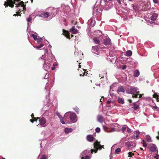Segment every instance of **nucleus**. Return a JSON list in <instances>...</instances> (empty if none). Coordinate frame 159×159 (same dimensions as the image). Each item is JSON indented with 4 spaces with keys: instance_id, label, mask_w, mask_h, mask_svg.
<instances>
[{
    "instance_id": "obj_2",
    "label": "nucleus",
    "mask_w": 159,
    "mask_h": 159,
    "mask_svg": "<svg viewBox=\"0 0 159 159\" xmlns=\"http://www.w3.org/2000/svg\"><path fill=\"white\" fill-rule=\"evenodd\" d=\"M7 2H5L4 5L6 7L9 6L12 8L14 7V4H15L16 2L20 1V0H7Z\"/></svg>"
},
{
    "instance_id": "obj_33",
    "label": "nucleus",
    "mask_w": 159,
    "mask_h": 159,
    "mask_svg": "<svg viewBox=\"0 0 159 159\" xmlns=\"http://www.w3.org/2000/svg\"><path fill=\"white\" fill-rule=\"evenodd\" d=\"M32 37H33V38L34 39V40H36L37 39V36L35 34H32Z\"/></svg>"
},
{
    "instance_id": "obj_26",
    "label": "nucleus",
    "mask_w": 159,
    "mask_h": 159,
    "mask_svg": "<svg viewBox=\"0 0 159 159\" xmlns=\"http://www.w3.org/2000/svg\"><path fill=\"white\" fill-rule=\"evenodd\" d=\"M139 95V91H138L137 93L134 94H133L132 96V97H134L135 98H137L138 96Z\"/></svg>"
},
{
    "instance_id": "obj_28",
    "label": "nucleus",
    "mask_w": 159,
    "mask_h": 159,
    "mask_svg": "<svg viewBox=\"0 0 159 159\" xmlns=\"http://www.w3.org/2000/svg\"><path fill=\"white\" fill-rule=\"evenodd\" d=\"M133 104L134 106L133 107V108L135 110H137L139 108V106L138 105H136L135 102L133 103Z\"/></svg>"
},
{
    "instance_id": "obj_44",
    "label": "nucleus",
    "mask_w": 159,
    "mask_h": 159,
    "mask_svg": "<svg viewBox=\"0 0 159 159\" xmlns=\"http://www.w3.org/2000/svg\"><path fill=\"white\" fill-rule=\"evenodd\" d=\"M158 97V95L157 94H154L153 95V98H156Z\"/></svg>"
},
{
    "instance_id": "obj_27",
    "label": "nucleus",
    "mask_w": 159,
    "mask_h": 159,
    "mask_svg": "<svg viewBox=\"0 0 159 159\" xmlns=\"http://www.w3.org/2000/svg\"><path fill=\"white\" fill-rule=\"evenodd\" d=\"M141 143L144 147H145L147 146V145L144 140H142Z\"/></svg>"
},
{
    "instance_id": "obj_4",
    "label": "nucleus",
    "mask_w": 159,
    "mask_h": 159,
    "mask_svg": "<svg viewBox=\"0 0 159 159\" xmlns=\"http://www.w3.org/2000/svg\"><path fill=\"white\" fill-rule=\"evenodd\" d=\"M63 33L62 34L65 36L67 39H70V34L69 32L64 29L62 30Z\"/></svg>"
},
{
    "instance_id": "obj_14",
    "label": "nucleus",
    "mask_w": 159,
    "mask_h": 159,
    "mask_svg": "<svg viewBox=\"0 0 159 159\" xmlns=\"http://www.w3.org/2000/svg\"><path fill=\"white\" fill-rule=\"evenodd\" d=\"M150 150L152 152H156L157 151V153L158 152V151L157 150V148L154 145H152L150 146Z\"/></svg>"
},
{
    "instance_id": "obj_34",
    "label": "nucleus",
    "mask_w": 159,
    "mask_h": 159,
    "mask_svg": "<svg viewBox=\"0 0 159 159\" xmlns=\"http://www.w3.org/2000/svg\"><path fill=\"white\" fill-rule=\"evenodd\" d=\"M36 40L38 42H41L43 41V39L41 38H37Z\"/></svg>"
},
{
    "instance_id": "obj_62",
    "label": "nucleus",
    "mask_w": 159,
    "mask_h": 159,
    "mask_svg": "<svg viewBox=\"0 0 159 159\" xmlns=\"http://www.w3.org/2000/svg\"><path fill=\"white\" fill-rule=\"evenodd\" d=\"M115 131V129L114 128H112L111 129V131L113 132Z\"/></svg>"
},
{
    "instance_id": "obj_1",
    "label": "nucleus",
    "mask_w": 159,
    "mask_h": 159,
    "mask_svg": "<svg viewBox=\"0 0 159 159\" xmlns=\"http://www.w3.org/2000/svg\"><path fill=\"white\" fill-rule=\"evenodd\" d=\"M93 146L94 148L95 149H91V153H93L94 152L96 153L98 149L101 150L102 148H104V146L101 145L100 142H98L97 141L93 143Z\"/></svg>"
},
{
    "instance_id": "obj_9",
    "label": "nucleus",
    "mask_w": 159,
    "mask_h": 159,
    "mask_svg": "<svg viewBox=\"0 0 159 159\" xmlns=\"http://www.w3.org/2000/svg\"><path fill=\"white\" fill-rule=\"evenodd\" d=\"M104 43L105 45H109L111 43V39L109 38H106L104 40Z\"/></svg>"
},
{
    "instance_id": "obj_12",
    "label": "nucleus",
    "mask_w": 159,
    "mask_h": 159,
    "mask_svg": "<svg viewBox=\"0 0 159 159\" xmlns=\"http://www.w3.org/2000/svg\"><path fill=\"white\" fill-rule=\"evenodd\" d=\"M19 2L18 3L16 4V7H20V6H21L22 7L24 6L25 5V3L23 1H20L18 2Z\"/></svg>"
},
{
    "instance_id": "obj_11",
    "label": "nucleus",
    "mask_w": 159,
    "mask_h": 159,
    "mask_svg": "<svg viewBox=\"0 0 159 159\" xmlns=\"http://www.w3.org/2000/svg\"><path fill=\"white\" fill-rule=\"evenodd\" d=\"M97 120L98 121L102 123L104 121L103 117L101 115H98L97 116Z\"/></svg>"
},
{
    "instance_id": "obj_19",
    "label": "nucleus",
    "mask_w": 159,
    "mask_h": 159,
    "mask_svg": "<svg viewBox=\"0 0 159 159\" xmlns=\"http://www.w3.org/2000/svg\"><path fill=\"white\" fill-rule=\"evenodd\" d=\"M132 52L130 50H128L126 52V55L128 57H130L132 55Z\"/></svg>"
},
{
    "instance_id": "obj_5",
    "label": "nucleus",
    "mask_w": 159,
    "mask_h": 159,
    "mask_svg": "<svg viewBox=\"0 0 159 159\" xmlns=\"http://www.w3.org/2000/svg\"><path fill=\"white\" fill-rule=\"evenodd\" d=\"M39 119L40 125L42 126H44V125L46 123V120L45 119L44 117H42L41 118H39Z\"/></svg>"
},
{
    "instance_id": "obj_39",
    "label": "nucleus",
    "mask_w": 159,
    "mask_h": 159,
    "mask_svg": "<svg viewBox=\"0 0 159 159\" xmlns=\"http://www.w3.org/2000/svg\"><path fill=\"white\" fill-rule=\"evenodd\" d=\"M126 127L124 126V127H122V129H121V130H122V132L123 133H124L125 131L126 130Z\"/></svg>"
},
{
    "instance_id": "obj_52",
    "label": "nucleus",
    "mask_w": 159,
    "mask_h": 159,
    "mask_svg": "<svg viewBox=\"0 0 159 159\" xmlns=\"http://www.w3.org/2000/svg\"><path fill=\"white\" fill-rule=\"evenodd\" d=\"M21 12L20 9L18 11L16 12V13L19 15Z\"/></svg>"
},
{
    "instance_id": "obj_51",
    "label": "nucleus",
    "mask_w": 159,
    "mask_h": 159,
    "mask_svg": "<svg viewBox=\"0 0 159 159\" xmlns=\"http://www.w3.org/2000/svg\"><path fill=\"white\" fill-rule=\"evenodd\" d=\"M30 121L31 123H33L34 122V119L32 118V119L30 120Z\"/></svg>"
},
{
    "instance_id": "obj_57",
    "label": "nucleus",
    "mask_w": 159,
    "mask_h": 159,
    "mask_svg": "<svg viewBox=\"0 0 159 159\" xmlns=\"http://www.w3.org/2000/svg\"><path fill=\"white\" fill-rule=\"evenodd\" d=\"M156 99L157 100V102H158L159 101V99L158 97L156 98Z\"/></svg>"
},
{
    "instance_id": "obj_23",
    "label": "nucleus",
    "mask_w": 159,
    "mask_h": 159,
    "mask_svg": "<svg viewBox=\"0 0 159 159\" xmlns=\"http://www.w3.org/2000/svg\"><path fill=\"white\" fill-rule=\"evenodd\" d=\"M86 70L83 69V71H84V73H83V75H82V74H80V76H83L84 75H87V74H88L87 72H88V71H87V72H86Z\"/></svg>"
},
{
    "instance_id": "obj_25",
    "label": "nucleus",
    "mask_w": 159,
    "mask_h": 159,
    "mask_svg": "<svg viewBox=\"0 0 159 159\" xmlns=\"http://www.w3.org/2000/svg\"><path fill=\"white\" fill-rule=\"evenodd\" d=\"M145 139L147 142H152V141L151 140V138L150 136H147L146 137Z\"/></svg>"
},
{
    "instance_id": "obj_15",
    "label": "nucleus",
    "mask_w": 159,
    "mask_h": 159,
    "mask_svg": "<svg viewBox=\"0 0 159 159\" xmlns=\"http://www.w3.org/2000/svg\"><path fill=\"white\" fill-rule=\"evenodd\" d=\"M145 7L144 8V9H145V10H146H146H148L151 7L150 3H149L148 2H147L145 4Z\"/></svg>"
},
{
    "instance_id": "obj_63",
    "label": "nucleus",
    "mask_w": 159,
    "mask_h": 159,
    "mask_svg": "<svg viewBox=\"0 0 159 159\" xmlns=\"http://www.w3.org/2000/svg\"><path fill=\"white\" fill-rule=\"evenodd\" d=\"M46 62H45L44 63V64H43V66H44V67H45V66H46Z\"/></svg>"
},
{
    "instance_id": "obj_46",
    "label": "nucleus",
    "mask_w": 159,
    "mask_h": 159,
    "mask_svg": "<svg viewBox=\"0 0 159 159\" xmlns=\"http://www.w3.org/2000/svg\"><path fill=\"white\" fill-rule=\"evenodd\" d=\"M126 68V66L125 65H124L123 66L122 68V69L123 70L125 69Z\"/></svg>"
},
{
    "instance_id": "obj_36",
    "label": "nucleus",
    "mask_w": 159,
    "mask_h": 159,
    "mask_svg": "<svg viewBox=\"0 0 159 159\" xmlns=\"http://www.w3.org/2000/svg\"><path fill=\"white\" fill-rule=\"evenodd\" d=\"M95 131L97 133H99L100 131V129L99 128L97 127L95 129Z\"/></svg>"
},
{
    "instance_id": "obj_22",
    "label": "nucleus",
    "mask_w": 159,
    "mask_h": 159,
    "mask_svg": "<svg viewBox=\"0 0 159 159\" xmlns=\"http://www.w3.org/2000/svg\"><path fill=\"white\" fill-rule=\"evenodd\" d=\"M93 40L96 44H98L100 43L99 41L97 38H93Z\"/></svg>"
},
{
    "instance_id": "obj_21",
    "label": "nucleus",
    "mask_w": 159,
    "mask_h": 159,
    "mask_svg": "<svg viewBox=\"0 0 159 159\" xmlns=\"http://www.w3.org/2000/svg\"><path fill=\"white\" fill-rule=\"evenodd\" d=\"M118 91L119 92H125V89L123 86H120L118 87Z\"/></svg>"
},
{
    "instance_id": "obj_54",
    "label": "nucleus",
    "mask_w": 159,
    "mask_h": 159,
    "mask_svg": "<svg viewBox=\"0 0 159 159\" xmlns=\"http://www.w3.org/2000/svg\"><path fill=\"white\" fill-rule=\"evenodd\" d=\"M111 101L108 100V101H107V103L108 104H110V103H111Z\"/></svg>"
},
{
    "instance_id": "obj_55",
    "label": "nucleus",
    "mask_w": 159,
    "mask_h": 159,
    "mask_svg": "<svg viewBox=\"0 0 159 159\" xmlns=\"http://www.w3.org/2000/svg\"><path fill=\"white\" fill-rule=\"evenodd\" d=\"M31 117L32 119H33L34 117V116L33 114H31Z\"/></svg>"
},
{
    "instance_id": "obj_17",
    "label": "nucleus",
    "mask_w": 159,
    "mask_h": 159,
    "mask_svg": "<svg viewBox=\"0 0 159 159\" xmlns=\"http://www.w3.org/2000/svg\"><path fill=\"white\" fill-rule=\"evenodd\" d=\"M118 102L122 104H123L124 103V99L122 98H119L117 100Z\"/></svg>"
},
{
    "instance_id": "obj_42",
    "label": "nucleus",
    "mask_w": 159,
    "mask_h": 159,
    "mask_svg": "<svg viewBox=\"0 0 159 159\" xmlns=\"http://www.w3.org/2000/svg\"><path fill=\"white\" fill-rule=\"evenodd\" d=\"M33 119H34V121H37L38 119H39V117H37L36 118L34 117Z\"/></svg>"
},
{
    "instance_id": "obj_3",
    "label": "nucleus",
    "mask_w": 159,
    "mask_h": 159,
    "mask_svg": "<svg viewBox=\"0 0 159 159\" xmlns=\"http://www.w3.org/2000/svg\"><path fill=\"white\" fill-rule=\"evenodd\" d=\"M64 116L65 117L69 116L70 120L72 121H75V120L76 115L75 113L67 112L65 114ZM74 122V121L73 122Z\"/></svg>"
},
{
    "instance_id": "obj_47",
    "label": "nucleus",
    "mask_w": 159,
    "mask_h": 159,
    "mask_svg": "<svg viewBox=\"0 0 159 159\" xmlns=\"http://www.w3.org/2000/svg\"><path fill=\"white\" fill-rule=\"evenodd\" d=\"M127 131L129 132V133L130 132H131V129H130L129 128H128V127H127Z\"/></svg>"
},
{
    "instance_id": "obj_48",
    "label": "nucleus",
    "mask_w": 159,
    "mask_h": 159,
    "mask_svg": "<svg viewBox=\"0 0 159 159\" xmlns=\"http://www.w3.org/2000/svg\"><path fill=\"white\" fill-rule=\"evenodd\" d=\"M25 6H26V5L22 7H23V10H24L25 11L26 10V8L25 7Z\"/></svg>"
},
{
    "instance_id": "obj_43",
    "label": "nucleus",
    "mask_w": 159,
    "mask_h": 159,
    "mask_svg": "<svg viewBox=\"0 0 159 159\" xmlns=\"http://www.w3.org/2000/svg\"><path fill=\"white\" fill-rule=\"evenodd\" d=\"M31 20H32V18L31 17L27 19V21L29 22H30Z\"/></svg>"
},
{
    "instance_id": "obj_29",
    "label": "nucleus",
    "mask_w": 159,
    "mask_h": 159,
    "mask_svg": "<svg viewBox=\"0 0 159 159\" xmlns=\"http://www.w3.org/2000/svg\"><path fill=\"white\" fill-rule=\"evenodd\" d=\"M43 45H44L42 43H41L39 45H38L35 48L37 49L43 47Z\"/></svg>"
},
{
    "instance_id": "obj_13",
    "label": "nucleus",
    "mask_w": 159,
    "mask_h": 159,
    "mask_svg": "<svg viewBox=\"0 0 159 159\" xmlns=\"http://www.w3.org/2000/svg\"><path fill=\"white\" fill-rule=\"evenodd\" d=\"M138 91H137V89L135 87L132 88L130 89V92L131 94H134L137 93Z\"/></svg>"
},
{
    "instance_id": "obj_50",
    "label": "nucleus",
    "mask_w": 159,
    "mask_h": 159,
    "mask_svg": "<svg viewBox=\"0 0 159 159\" xmlns=\"http://www.w3.org/2000/svg\"><path fill=\"white\" fill-rule=\"evenodd\" d=\"M116 1L117 2L119 3L120 5L121 4V1L120 0H116Z\"/></svg>"
},
{
    "instance_id": "obj_37",
    "label": "nucleus",
    "mask_w": 159,
    "mask_h": 159,
    "mask_svg": "<svg viewBox=\"0 0 159 159\" xmlns=\"http://www.w3.org/2000/svg\"><path fill=\"white\" fill-rule=\"evenodd\" d=\"M126 143V146H127V147H128L129 148H130L131 147V144H130V142H128Z\"/></svg>"
},
{
    "instance_id": "obj_10",
    "label": "nucleus",
    "mask_w": 159,
    "mask_h": 159,
    "mask_svg": "<svg viewBox=\"0 0 159 159\" xmlns=\"http://www.w3.org/2000/svg\"><path fill=\"white\" fill-rule=\"evenodd\" d=\"M49 16V13L47 12L42 13L40 14V16L41 17L48 18Z\"/></svg>"
},
{
    "instance_id": "obj_61",
    "label": "nucleus",
    "mask_w": 159,
    "mask_h": 159,
    "mask_svg": "<svg viewBox=\"0 0 159 159\" xmlns=\"http://www.w3.org/2000/svg\"><path fill=\"white\" fill-rule=\"evenodd\" d=\"M13 16H19V15H18V14L16 13V14H14L13 15Z\"/></svg>"
},
{
    "instance_id": "obj_6",
    "label": "nucleus",
    "mask_w": 159,
    "mask_h": 159,
    "mask_svg": "<svg viewBox=\"0 0 159 159\" xmlns=\"http://www.w3.org/2000/svg\"><path fill=\"white\" fill-rule=\"evenodd\" d=\"M87 140L90 142H92L95 139L93 137L92 135L89 134L87 136Z\"/></svg>"
},
{
    "instance_id": "obj_58",
    "label": "nucleus",
    "mask_w": 159,
    "mask_h": 159,
    "mask_svg": "<svg viewBox=\"0 0 159 159\" xmlns=\"http://www.w3.org/2000/svg\"><path fill=\"white\" fill-rule=\"evenodd\" d=\"M79 68H80L81 67V65H80L81 63H79Z\"/></svg>"
},
{
    "instance_id": "obj_53",
    "label": "nucleus",
    "mask_w": 159,
    "mask_h": 159,
    "mask_svg": "<svg viewBox=\"0 0 159 159\" xmlns=\"http://www.w3.org/2000/svg\"><path fill=\"white\" fill-rule=\"evenodd\" d=\"M159 156L158 155H157L156 156H155L154 157V158H155L156 159H158V157Z\"/></svg>"
},
{
    "instance_id": "obj_40",
    "label": "nucleus",
    "mask_w": 159,
    "mask_h": 159,
    "mask_svg": "<svg viewBox=\"0 0 159 159\" xmlns=\"http://www.w3.org/2000/svg\"><path fill=\"white\" fill-rule=\"evenodd\" d=\"M153 2L155 4L158 3L159 0H153Z\"/></svg>"
},
{
    "instance_id": "obj_45",
    "label": "nucleus",
    "mask_w": 159,
    "mask_h": 159,
    "mask_svg": "<svg viewBox=\"0 0 159 159\" xmlns=\"http://www.w3.org/2000/svg\"><path fill=\"white\" fill-rule=\"evenodd\" d=\"M96 13L97 15H99L100 14V12L98 9L96 10Z\"/></svg>"
},
{
    "instance_id": "obj_16",
    "label": "nucleus",
    "mask_w": 159,
    "mask_h": 159,
    "mask_svg": "<svg viewBox=\"0 0 159 159\" xmlns=\"http://www.w3.org/2000/svg\"><path fill=\"white\" fill-rule=\"evenodd\" d=\"M139 75V72L138 70H136L134 72V76L135 77H137Z\"/></svg>"
},
{
    "instance_id": "obj_41",
    "label": "nucleus",
    "mask_w": 159,
    "mask_h": 159,
    "mask_svg": "<svg viewBox=\"0 0 159 159\" xmlns=\"http://www.w3.org/2000/svg\"><path fill=\"white\" fill-rule=\"evenodd\" d=\"M40 159H47L45 155H43L42 156Z\"/></svg>"
},
{
    "instance_id": "obj_59",
    "label": "nucleus",
    "mask_w": 159,
    "mask_h": 159,
    "mask_svg": "<svg viewBox=\"0 0 159 159\" xmlns=\"http://www.w3.org/2000/svg\"><path fill=\"white\" fill-rule=\"evenodd\" d=\"M128 101L130 102V103H131L132 102V101L131 99H129L128 100Z\"/></svg>"
},
{
    "instance_id": "obj_30",
    "label": "nucleus",
    "mask_w": 159,
    "mask_h": 159,
    "mask_svg": "<svg viewBox=\"0 0 159 159\" xmlns=\"http://www.w3.org/2000/svg\"><path fill=\"white\" fill-rule=\"evenodd\" d=\"M121 149L120 148H117L116 149L115 151V152L116 153H118L120 152Z\"/></svg>"
},
{
    "instance_id": "obj_35",
    "label": "nucleus",
    "mask_w": 159,
    "mask_h": 159,
    "mask_svg": "<svg viewBox=\"0 0 159 159\" xmlns=\"http://www.w3.org/2000/svg\"><path fill=\"white\" fill-rule=\"evenodd\" d=\"M129 156L130 157H132L134 155V153L132 152H129L128 153Z\"/></svg>"
},
{
    "instance_id": "obj_18",
    "label": "nucleus",
    "mask_w": 159,
    "mask_h": 159,
    "mask_svg": "<svg viewBox=\"0 0 159 159\" xmlns=\"http://www.w3.org/2000/svg\"><path fill=\"white\" fill-rule=\"evenodd\" d=\"M72 131V129L71 128H66L65 129V132L66 133H68Z\"/></svg>"
},
{
    "instance_id": "obj_32",
    "label": "nucleus",
    "mask_w": 159,
    "mask_h": 159,
    "mask_svg": "<svg viewBox=\"0 0 159 159\" xmlns=\"http://www.w3.org/2000/svg\"><path fill=\"white\" fill-rule=\"evenodd\" d=\"M90 157L89 156H86L85 157H83L81 158V159H90Z\"/></svg>"
},
{
    "instance_id": "obj_20",
    "label": "nucleus",
    "mask_w": 159,
    "mask_h": 159,
    "mask_svg": "<svg viewBox=\"0 0 159 159\" xmlns=\"http://www.w3.org/2000/svg\"><path fill=\"white\" fill-rule=\"evenodd\" d=\"M92 49L93 50L96 52H98L99 49L98 47L97 46H93Z\"/></svg>"
},
{
    "instance_id": "obj_8",
    "label": "nucleus",
    "mask_w": 159,
    "mask_h": 159,
    "mask_svg": "<svg viewBox=\"0 0 159 159\" xmlns=\"http://www.w3.org/2000/svg\"><path fill=\"white\" fill-rule=\"evenodd\" d=\"M75 26H73L72 28L70 30V32H72L73 34H75L78 33V30L75 28Z\"/></svg>"
},
{
    "instance_id": "obj_56",
    "label": "nucleus",
    "mask_w": 159,
    "mask_h": 159,
    "mask_svg": "<svg viewBox=\"0 0 159 159\" xmlns=\"http://www.w3.org/2000/svg\"><path fill=\"white\" fill-rule=\"evenodd\" d=\"M157 139H159V132L158 133V136L156 137Z\"/></svg>"
},
{
    "instance_id": "obj_31",
    "label": "nucleus",
    "mask_w": 159,
    "mask_h": 159,
    "mask_svg": "<svg viewBox=\"0 0 159 159\" xmlns=\"http://www.w3.org/2000/svg\"><path fill=\"white\" fill-rule=\"evenodd\" d=\"M56 114L57 116L60 119L62 118L63 117L59 112H56Z\"/></svg>"
},
{
    "instance_id": "obj_38",
    "label": "nucleus",
    "mask_w": 159,
    "mask_h": 159,
    "mask_svg": "<svg viewBox=\"0 0 159 159\" xmlns=\"http://www.w3.org/2000/svg\"><path fill=\"white\" fill-rule=\"evenodd\" d=\"M60 121L63 124H65V122L63 120V118L60 119Z\"/></svg>"
},
{
    "instance_id": "obj_24",
    "label": "nucleus",
    "mask_w": 159,
    "mask_h": 159,
    "mask_svg": "<svg viewBox=\"0 0 159 159\" xmlns=\"http://www.w3.org/2000/svg\"><path fill=\"white\" fill-rule=\"evenodd\" d=\"M136 136L134 139H138V137H139V134L140 132L138 131H136Z\"/></svg>"
},
{
    "instance_id": "obj_49",
    "label": "nucleus",
    "mask_w": 159,
    "mask_h": 159,
    "mask_svg": "<svg viewBox=\"0 0 159 159\" xmlns=\"http://www.w3.org/2000/svg\"><path fill=\"white\" fill-rule=\"evenodd\" d=\"M121 1H122V2L123 3H124V4H125V6H126L127 5V4L126 3V2H125L124 0H122Z\"/></svg>"
},
{
    "instance_id": "obj_60",
    "label": "nucleus",
    "mask_w": 159,
    "mask_h": 159,
    "mask_svg": "<svg viewBox=\"0 0 159 159\" xmlns=\"http://www.w3.org/2000/svg\"><path fill=\"white\" fill-rule=\"evenodd\" d=\"M157 107L156 106H154L153 107V108L154 109H157Z\"/></svg>"
},
{
    "instance_id": "obj_7",
    "label": "nucleus",
    "mask_w": 159,
    "mask_h": 159,
    "mask_svg": "<svg viewBox=\"0 0 159 159\" xmlns=\"http://www.w3.org/2000/svg\"><path fill=\"white\" fill-rule=\"evenodd\" d=\"M158 16V14L155 13H153L150 17L151 20L152 21L155 20L157 18Z\"/></svg>"
},
{
    "instance_id": "obj_64",
    "label": "nucleus",
    "mask_w": 159,
    "mask_h": 159,
    "mask_svg": "<svg viewBox=\"0 0 159 159\" xmlns=\"http://www.w3.org/2000/svg\"><path fill=\"white\" fill-rule=\"evenodd\" d=\"M55 69V67H52V70H54Z\"/></svg>"
}]
</instances>
